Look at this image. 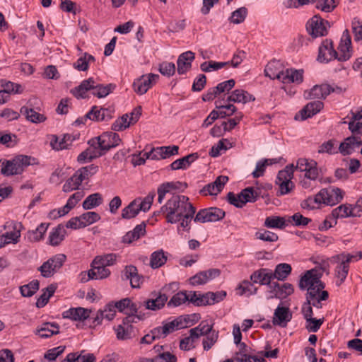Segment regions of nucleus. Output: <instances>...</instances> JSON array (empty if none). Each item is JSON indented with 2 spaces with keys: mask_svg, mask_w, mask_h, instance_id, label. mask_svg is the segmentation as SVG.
<instances>
[{
  "mask_svg": "<svg viewBox=\"0 0 362 362\" xmlns=\"http://www.w3.org/2000/svg\"><path fill=\"white\" fill-rule=\"evenodd\" d=\"M196 212V209L184 195H173L166 204L160 208L158 213L164 215L167 222L176 223L181 221L180 226L188 227Z\"/></svg>",
  "mask_w": 362,
  "mask_h": 362,
  "instance_id": "f257e3e1",
  "label": "nucleus"
},
{
  "mask_svg": "<svg viewBox=\"0 0 362 362\" xmlns=\"http://www.w3.org/2000/svg\"><path fill=\"white\" fill-rule=\"evenodd\" d=\"M120 141L119 136L117 133L111 132L103 133L88 141L90 147L78 155V161H90L100 157L110 148L118 146Z\"/></svg>",
  "mask_w": 362,
  "mask_h": 362,
  "instance_id": "f03ea898",
  "label": "nucleus"
},
{
  "mask_svg": "<svg viewBox=\"0 0 362 362\" xmlns=\"http://www.w3.org/2000/svg\"><path fill=\"white\" fill-rule=\"evenodd\" d=\"M115 87L116 86L112 83L107 85L98 83L91 77L83 80L78 86L71 90V93L77 98H85L87 91L92 90L94 96L102 98L112 92Z\"/></svg>",
  "mask_w": 362,
  "mask_h": 362,
  "instance_id": "7ed1b4c3",
  "label": "nucleus"
},
{
  "mask_svg": "<svg viewBox=\"0 0 362 362\" xmlns=\"http://www.w3.org/2000/svg\"><path fill=\"white\" fill-rule=\"evenodd\" d=\"M35 158L25 155H18L11 160H0V172L6 176L21 174L29 165L34 163Z\"/></svg>",
  "mask_w": 362,
  "mask_h": 362,
  "instance_id": "20e7f679",
  "label": "nucleus"
},
{
  "mask_svg": "<svg viewBox=\"0 0 362 362\" xmlns=\"http://www.w3.org/2000/svg\"><path fill=\"white\" fill-rule=\"evenodd\" d=\"M258 193L252 187H247L238 194L229 192L227 195L228 202L238 208H242L247 202H255Z\"/></svg>",
  "mask_w": 362,
  "mask_h": 362,
  "instance_id": "39448f33",
  "label": "nucleus"
},
{
  "mask_svg": "<svg viewBox=\"0 0 362 362\" xmlns=\"http://www.w3.org/2000/svg\"><path fill=\"white\" fill-rule=\"evenodd\" d=\"M66 259L65 255L57 254L45 262L38 268V271L45 278L53 276L62 268Z\"/></svg>",
  "mask_w": 362,
  "mask_h": 362,
  "instance_id": "423d86ee",
  "label": "nucleus"
},
{
  "mask_svg": "<svg viewBox=\"0 0 362 362\" xmlns=\"http://www.w3.org/2000/svg\"><path fill=\"white\" fill-rule=\"evenodd\" d=\"M40 100L37 98L30 99L27 106L21 108V113L25 116L26 119L33 123H41L46 120V117L34 110H40Z\"/></svg>",
  "mask_w": 362,
  "mask_h": 362,
  "instance_id": "0eeeda50",
  "label": "nucleus"
},
{
  "mask_svg": "<svg viewBox=\"0 0 362 362\" xmlns=\"http://www.w3.org/2000/svg\"><path fill=\"white\" fill-rule=\"evenodd\" d=\"M344 195V192L341 189L334 187L322 189L318 192L320 202L330 206L339 203L343 199Z\"/></svg>",
  "mask_w": 362,
  "mask_h": 362,
  "instance_id": "6e6552de",
  "label": "nucleus"
},
{
  "mask_svg": "<svg viewBox=\"0 0 362 362\" xmlns=\"http://www.w3.org/2000/svg\"><path fill=\"white\" fill-rule=\"evenodd\" d=\"M225 216V212L216 207H211L201 209L198 211L193 220L197 223L215 222L223 219Z\"/></svg>",
  "mask_w": 362,
  "mask_h": 362,
  "instance_id": "1a4fd4ad",
  "label": "nucleus"
},
{
  "mask_svg": "<svg viewBox=\"0 0 362 362\" xmlns=\"http://www.w3.org/2000/svg\"><path fill=\"white\" fill-rule=\"evenodd\" d=\"M317 163L313 160L299 158L297 160L296 170L305 172V177L311 180H315L320 176L321 170L317 167Z\"/></svg>",
  "mask_w": 362,
  "mask_h": 362,
  "instance_id": "9d476101",
  "label": "nucleus"
},
{
  "mask_svg": "<svg viewBox=\"0 0 362 362\" xmlns=\"http://www.w3.org/2000/svg\"><path fill=\"white\" fill-rule=\"evenodd\" d=\"M341 90V88L338 86L333 87L329 84L323 83L321 85H315L309 91H305L304 96L306 99H322L325 98L332 92H340Z\"/></svg>",
  "mask_w": 362,
  "mask_h": 362,
  "instance_id": "9b49d317",
  "label": "nucleus"
},
{
  "mask_svg": "<svg viewBox=\"0 0 362 362\" xmlns=\"http://www.w3.org/2000/svg\"><path fill=\"white\" fill-rule=\"evenodd\" d=\"M158 78L159 76L154 74L142 75L134 80L132 84L134 90L139 95H144L150 88H151L153 84L156 83Z\"/></svg>",
  "mask_w": 362,
  "mask_h": 362,
  "instance_id": "f8f14e48",
  "label": "nucleus"
},
{
  "mask_svg": "<svg viewBox=\"0 0 362 362\" xmlns=\"http://www.w3.org/2000/svg\"><path fill=\"white\" fill-rule=\"evenodd\" d=\"M338 59V53L334 49L331 40H325L318 49L317 60L320 63H328L332 59Z\"/></svg>",
  "mask_w": 362,
  "mask_h": 362,
  "instance_id": "ddd939ff",
  "label": "nucleus"
},
{
  "mask_svg": "<svg viewBox=\"0 0 362 362\" xmlns=\"http://www.w3.org/2000/svg\"><path fill=\"white\" fill-rule=\"evenodd\" d=\"M327 23V21H324L322 18L315 16L308 21L306 24L307 32L313 38L325 36L327 33L325 26Z\"/></svg>",
  "mask_w": 362,
  "mask_h": 362,
  "instance_id": "4468645a",
  "label": "nucleus"
},
{
  "mask_svg": "<svg viewBox=\"0 0 362 362\" xmlns=\"http://www.w3.org/2000/svg\"><path fill=\"white\" fill-rule=\"evenodd\" d=\"M197 327L203 330L202 336L206 337L203 339V348L204 350H209L217 341L218 338V332L213 329V325H209L205 322H202Z\"/></svg>",
  "mask_w": 362,
  "mask_h": 362,
  "instance_id": "2eb2a0df",
  "label": "nucleus"
},
{
  "mask_svg": "<svg viewBox=\"0 0 362 362\" xmlns=\"http://www.w3.org/2000/svg\"><path fill=\"white\" fill-rule=\"evenodd\" d=\"M187 182H163L158 188V202L161 204L166 194H172L182 192L187 188Z\"/></svg>",
  "mask_w": 362,
  "mask_h": 362,
  "instance_id": "dca6fc26",
  "label": "nucleus"
},
{
  "mask_svg": "<svg viewBox=\"0 0 362 362\" xmlns=\"http://www.w3.org/2000/svg\"><path fill=\"white\" fill-rule=\"evenodd\" d=\"M292 319V313L289 308L279 305L274 310L272 323L274 325L286 327Z\"/></svg>",
  "mask_w": 362,
  "mask_h": 362,
  "instance_id": "f3484780",
  "label": "nucleus"
},
{
  "mask_svg": "<svg viewBox=\"0 0 362 362\" xmlns=\"http://www.w3.org/2000/svg\"><path fill=\"white\" fill-rule=\"evenodd\" d=\"M293 291V285L289 283H285L280 286L279 284L274 282L270 285V290L269 291L270 296L269 298H276L284 299L292 294Z\"/></svg>",
  "mask_w": 362,
  "mask_h": 362,
  "instance_id": "a211bd4d",
  "label": "nucleus"
},
{
  "mask_svg": "<svg viewBox=\"0 0 362 362\" xmlns=\"http://www.w3.org/2000/svg\"><path fill=\"white\" fill-rule=\"evenodd\" d=\"M321 274L316 269L308 270L303 276H301L298 286L301 290H307L310 287L316 286L321 283Z\"/></svg>",
  "mask_w": 362,
  "mask_h": 362,
  "instance_id": "6ab92c4d",
  "label": "nucleus"
},
{
  "mask_svg": "<svg viewBox=\"0 0 362 362\" xmlns=\"http://www.w3.org/2000/svg\"><path fill=\"white\" fill-rule=\"evenodd\" d=\"M338 49L339 52V55H338L339 61L345 62L351 57V40L347 30L343 33Z\"/></svg>",
  "mask_w": 362,
  "mask_h": 362,
  "instance_id": "aec40b11",
  "label": "nucleus"
},
{
  "mask_svg": "<svg viewBox=\"0 0 362 362\" xmlns=\"http://www.w3.org/2000/svg\"><path fill=\"white\" fill-rule=\"evenodd\" d=\"M279 81L284 84H300L303 81V71L302 69H286L281 74Z\"/></svg>",
  "mask_w": 362,
  "mask_h": 362,
  "instance_id": "412c9836",
  "label": "nucleus"
},
{
  "mask_svg": "<svg viewBox=\"0 0 362 362\" xmlns=\"http://www.w3.org/2000/svg\"><path fill=\"white\" fill-rule=\"evenodd\" d=\"M195 58V54L192 51L182 53L177 58V73L180 75L186 74L192 68V64Z\"/></svg>",
  "mask_w": 362,
  "mask_h": 362,
  "instance_id": "4be33fe9",
  "label": "nucleus"
},
{
  "mask_svg": "<svg viewBox=\"0 0 362 362\" xmlns=\"http://www.w3.org/2000/svg\"><path fill=\"white\" fill-rule=\"evenodd\" d=\"M112 110L108 108H100L93 106L86 115L85 119H90L93 121L102 122L108 121L112 117Z\"/></svg>",
  "mask_w": 362,
  "mask_h": 362,
  "instance_id": "5701e85b",
  "label": "nucleus"
},
{
  "mask_svg": "<svg viewBox=\"0 0 362 362\" xmlns=\"http://www.w3.org/2000/svg\"><path fill=\"white\" fill-rule=\"evenodd\" d=\"M323 107L322 102L316 100L308 103L295 116V119L298 120L299 115H300L301 120H305L313 117L319 112Z\"/></svg>",
  "mask_w": 362,
  "mask_h": 362,
  "instance_id": "b1692460",
  "label": "nucleus"
},
{
  "mask_svg": "<svg viewBox=\"0 0 362 362\" xmlns=\"http://www.w3.org/2000/svg\"><path fill=\"white\" fill-rule=\"evenodd\" d=\"M98 170V167L95 165H90L76 170L67 181H83L89 180Z\"/></svg>",
  "mask_w": 362,
  "mask_h": 362,
  "instance_id": "393cba45",
  "label": "nucleus"
},
{
  "mask_svg": "<svg viewBox=\"0 0 362 362\" xmlns=\"http://www.w3.org/2000/svg\"><path fill=\"white\" fill-rule=\"evenodd\" d=\"M250 279L253 283L268 285L270 288V285L272 284L271 281L273 279L272 271L266 268L260 269L251 274Z\"/></svg>",
  "mask_w": 362,
  "mask_h": 362,
  "instance_id": "a878e982",
  "label": "nucleus"
},
{
  "mask_svg": "<svg viewBox=\"0 0 362 362\" xmlns=\"http://www.w3.org/2000/svg\"><path fill=\"white\" fill-rule=\"evenodd\" d=\"M126 279L130 281L132 288H139L143 282V277L138 274L137 268L133 265L126 266L122 272Z\"/></svg>",
  "mask_w": 362,
  "mask_h": 362,
  "instance_id": "bb28decb",
  "label": "nucleus"
},
{
  "mask_svg": "<svg viewBox=\"0 0 362 362\" xmlns=\"http://www.w3.org/2000/svg\"><path fill=\"white\" fill-rule=\"evenodd\" d=\"M141 115V112L138 111L135 117L129 118L127 114L123 115L121 117L118 118L112 124V129L114 131H122L129 127L131 124L136 123Z\"/></svg>",
  "mask_w": 362,
  "mask_h": 362,
  "instance_id": "cd10ccee",
  "label": "nucleus"
},
{
  "mask_svg": "<svg viewBox=\"0 0 362 362\" xmlns=\"http://www.w3.org/2000/svg\"><path fill=\"white\" fill-rule=\"evenodd\" d=\"M203 334V332H202L201 328H199L197 327L192 328L189 330V336L184 338L180 341V348L182 350H189L194 347V345L193 344L194 341L199 338L202 334Z\"/></svg>",
  "mask_w": 362,
  "mask_h": 362,
  "instance_id": "c85d7f7f",
  "label": "nucleus"
},
{
  "mask_svg": "<svg viewBox=\"0 0 362 362\" xmlns=\"http://www.w3.org/2000/svg\"><path fill=\"white\" fill-rule=\"evenodd\" d=\"M90 310L78 307L76 308H70L63 313L62 315L64 318H69L73 320H84L89 317Z\"/></svg>",
  "mask_w": 362,
  "mask_h": 362,
  "instance_id": "c756f323",
  "label": "nucleus"
},
{
  "mask_svg": "<svg viewBox=\"0 0 362 362\" xmlns=\"http://www.w3.org/2000/svg\"><path fill=\"white\" fill-rule=\"evenodd\" d=\"M354 209L355 208L352 207L351 205L341 204L332 211L330 217L334 219V224H337V218L356 216Z\"/></svg>",
  "mask_w": 362,
  "mask_h": 362,
  "instance_id": "7c9ffc66",
  "label": "nucleus"
},
{
  "mask_svg": "<svg viewBox=\"0 0 362 362\" xmlns=\"http://www.w3.org/2000/svg\"><path fill=\"white\" fill-rule=\"evenodd\" d=\"M59 333V327L54 322H45L35 331V334H38L41 338H48Z\"/></svg>",
  "mask_w": 362,
  "mask_h": 362,
  "instance_id": "2f4dec72",
  "label": "nucleus"
},
{
  "mask_svg": "<svg viewBox=\"0 0 362 362\" xmlns=\"http://www.w3.org/2000/svg\"><path fill=\"white\" fill-rule=\"evenodd\" d=\"M255 99V97L248 92L242 89H237L233 90L231 95L227 98V101L245 104L250 101H254Z\"/></svg>",
  "mask_w": 362,
  "mask_h": 362,
  "instance_id": "473e14b6",
  "label": "nucleus"
},
{
  "mask_svg": "<svg viewBox=\"0 0 362 362\" xmlns=\"http://www.w3.org/2000/svg\"><path fill=\"white\" fill-rule=\"evenodd\" d=\"M284 70V69H281V64L279 61L273 60L267 64L264 69V74L267 77L272 80H279Z\"/></svg>",
  "mask_w": 362,
  "mask_h": 362,
  "instance_id": "72a5a7b5",
  "label": "nucleus"
},
{
  "mask_svg": "<svg viewBox=\"0 0 362 362\" xmlns=\"http://www.w3.org/2000/svg\"><path fill=\"white\" fill-rule=\"evenodd\" d=\"M279 159L277 158H263L257 162L255 169L252 173L253 178H259L264 175L265 170L267 166L272 164L277 163Z\"/></svg>",
  "mask_w": 362,
  "mask_h": 362,
  "instance_id": "f704fd0d",
  "label": "nucleus"
},
{
  "mask_svg": "<svg viewBox=\"0 0 362 362\" xmlns=\"http://www.w3.org/2000/svg\"><path fill=\"white\" fill-rule=\"evenodd\" d=\"M168 296L165 293H159L153 299H149L144 302L146 309L151 310H158L164 307L167 303Z\"/></svg>",
  "mask_w": 362,
  "mask_h": 362,
  "instance_id": "c9c22d12",
  "label": "nucleus"
},
{
  "mask_svg": "<svg viewBox=\"0 0 362 362\" xmlns=\"http://www.w3.org/2000/svg\"><path fill=\"white\" fill-rule=\"evenodd\" d=\"M146 233V224L144 222L137 225L132 231L127 233L123 237V242L131 243L144 235Z\"/></svg>",
  "mask_w": 362,
  "mask_h": 362,
  "instance_id": "e433bc0d",
  "label": "nucleus"
},
{
  "mask_svg": "<svg viewBox=\"0 0 362 362\" xmlns=\"http://www.w3.org/2000/svg\"><path fill=\"white\" fill-rule=\"evenodd\" d=\"M349 129L353 134H358L362 135V110L357 112H352V117L349 122Z\"/></svg>",
  "mask_w": 362,
  "mask_h": 362,
  "instance_id": "4c0bfd02",
  "label": "nucleus"
},
{
  "mask_svg": "<svg viewBox=\"0 0 362 362\" xmlns=\"http://www.w3.org/2000/svg\"><path fill=\"white\" fill-rule=\"evenodd\" d=\"M198 158L197 153H191L179 158L170 165L172 170L186 169Z\"/></svg>",
  "mask_w": 362,
  "mask_h": 362,
  "instance_id": "58836bf2",
  "label": "nucleus"
},
{
  "mask_svg": "<svg viewBox=\"0 0 362 362\" xmlns=\"http://www.w3.org/2000/svg\"><path fill=\"white\" fill-rule=\"evenodd\" d=\"M71 136L69 134L64 135L62 139L54 135L50 141V145L53 149L59 151L67 148L71 144Z\"/></svg>",
  "mask_w": 362,
  "mask_h": 362,
  "instance_id": "ea45409f",
  "label": "nucleus"
},
{
  "mask_svg": "<svg viewBox=\"0 0 362 362\" xmlns=\"http://www.w3.org/2000/svg\"><path fill=\"white\" fill-rule=\"evenodd\" d=\"M66 231L62 225H59L53 229L49 235V241L50 245L57 246L61 243L64 239Z\"/></svg>",
  "mask_w": 362,
  "mask_h": 362,
  "instance_id": "a19ab883",
  "label": "nucleus"
},
{
  "mask_svg": "<svg viewBox=\"0 0 362 362\" xmlns=\"http://www.w3.org/2000/svg\"><path fill=\"white\" fill-rule=\"evenodd\" d=\"M291 270L292 268L290 264L286 263H281L276 266L274 272H272V274L273 279H276L279 281H284L291 274Z\"/></svg>",
  "mask_w": 362,
  "mask_h": 362,
  "instance_id": "79ce46f5",
  "label": "nucleus"
},
{
  "mask_svg": "<svg viewBox=\"0 0 362 362\" xmlns=\"http://www.w3.org/2000/svg\"><path fill=\"white\" fill-rule=\"evenodd\" d=\"M167 262V256L163 250L153 252L150 257V266L152 269L161 267Z\"/></svg>",
  "mask_w": 362,
  "mask_h": 362,
  "instance_id": "37998d69",
  "label": "nucleus"
},
{
  "mask_svg": "<svg viewBox=\"0 0 362 362\" xmlns=\"http://www.w3.org/2000/svg\"><path fill=\"white\" fill-rule=\"evenodd\" d=\"M225 183L209 182L200 190L199 193L204 196H216L223 190Z\"/></svg>",
  "mask_w": 362,
  "mask_h": 362,
  "instance_id": "c03bdc74",
  "label": "nucleus"
},
{
  "mask_svg": "<svg viewBox=\"0 0 362 362\" xmlns=\"http://www.w3.org/2000/svg\"><path fill=\"white\" fill-rule=\"evenodd\" d=\"M95 61V57L86 52L74 63V67L81 71H86L88 69V65Z\"/></svg>",
  "mask_w": 362,
  "mask_h": 362,
  "instance_id": "a18cd8bd",
  "label": "nucleus"
},
{
  "mask_svg": "<svg viewBox=\"0 0 362 362\" xmlns=\"http://www.w3.org/2000/svg\"><path fill=\"white\" fill-rule=\"evenodd\" d=\"M139 201V199L133 200L127 206L122 209L121 214L122 218L130 219L136 217L139 214L140 211L137 205Z\"/></svg>",
  "mask_w": 362,
  "mask_h": 362,
  "instance_id": "49530a36",
  "label": "nucleus"
},
{
  "mask_svg": "<svg viewBox=\"0 0 362 362\" xmlns=\"http://www.w3.org/2000/svg\"><path fill=\"white\" fill-rule=\"evenodd\" d=\"M264 226L269 228L284 229L286 224L284 218L272 216L266 218Z\"/></svg>",
  "mask_w": 362,
  "mask_h": 362,
  "instance_id": "de8ad7c7",
  "label": "nucleus"
},
{
  "mask_svg": "<svg viewBox=\"0 0 362 362\" xmlns=\"http://www.w3.org/2000/svg\"><path fill=\"white\" fill-rule=\"evenodd\" d=\"M216 107L218 110H216L218 118H224L226 117L231 116L237 110L235 105L232 104L221 105L219 101L216 102Z\"/></svg>",
  "mask_w": 362,
  "mask_h": 362,
  "instance_id": "09e8293b",
  "label": "nucleus"
},
{
  "mask_svg": "<svg viewBox=\"0 0 362 362\" xmlns=\"http://www.w3.org/2000/svg\"><path fill=\"white\" fill-rule=\"evenodd\" d=\"M103 202V198L100 194L94 193L86 198L83 202V208L86 210L93 209L100 206Z\"/></svg>",
  "mask_w": 362,
  "mask_h": 362,
  "instance_id": "8fccbe9b",
  "label": "nucleus"
},
{
  "mask_svg": "<svg viewBox=\"0 0 362 362\" xmlns=\"http://www.w3.org/2000/svg\"><path fill=\"white\" fill-rule=\"evenodd\" d=\"M57 289V286L55 284L49 285L43 293L38 298L36 302V306L37 308L44 307L48 302L49 298L54 293Z\"/></svg>",
  "mask_w": 362,
  "mask_h": 362,
  "instance_id": "3c124183",
  "label": "nucleus"
},
{
  "mask_svg": "<svg viewBox=\"0 0 362 362\" xmlns=\"http://www.w3.org/2000/svg\"><path fill=\"white\" fill-rule=\"evenodd\" d=\"M117 255L113 253L105 255L96 256L93 260V264L102 265L104 267L112 266L115 264Z\"/></svg>",
  "mask_w": 362,
  "mask_h": 362,
  "instance_id": "603ef678",
  "label": "nucleus"
},
{
  "mask_svg": "<svg viewBox=\"0 0 362 362\" xmlns=\"http://www.w3.org/2000/svg\"><path fill=\"white\" fill-rule=\"evenodd\" d=\"M183 327H185L183 320L182 317H179L174 320L163 325V334H164V336H167L175 330Z\"/></svg>",
  "mask_w": 362,
  "mask_h": 362,
  "instance_id": "864d4df0",
  "label": "nucleus"
},
{
  "mask_svg": "<svg viewBox=\"0 0 362 362\" xmlns=\"http://www.w3.org/2000/svg\"><path fill=\"white\" fill-rule=\"evenodd\" d=\"M139 307L140 305H138L136 303H133L129 298V303H128V306H127V309L125 311V314H127V316L123 320V323L124 325L126 324V322H127V323L133 322L135 317H136L139 320L141 319V317L139 315H136V313H137Z\"/></svg>",
  "mask_w": 362,
  "mask_h": 362,
  "instance_id": "5fc2aeb1",
  "label": "nucleus"
},
{
  "mask_svg": "<svg viewBox=\"0 0 362 362\" xmlns=\"http://www.w3.org/2000/svg\"><path fill=\"white\" fill-rule=\"evenodd\" d=\"M20 236L21 233L19 230H13L11 232L6 233L0 238V248L9 243H18Z\"/></svg>",
  "mask_w": 362,
  "mask_h": 362,
  "instance_id": "6e6d98bb",
  "label": "nucleus"
},
{
  "mask_svg": "<svg viewBox=\"0 0 362 362\" xmlns=\"http://www.w3.org/2000/svg\"><path fill=\"white\" fill-rule=\"evenodd\" d=\"M83 228L90 226L100 219V216L95 211L83 213L80 216Z\"/></svg>",
  "mask_w": 362,
  "mask_h": 362,
  "instance_id": "4d7b16f0",
  "label": "nucleus"
},
{
  "mask_svg": "<svg viewBox=\"0 0 362 362\" xmlns=\"http://www.w3.org/2000/svg\"><path fill=\"white\" fill-rule=\"evenodd\" d=\"M354 136H349L344 139V141L341 143L339 147V151L343 155H350L355 149Z\"/></svg>",
  "mask_w": 362,
  "mask_h": 362,
  "instance_id": "13d9d810",
  "label": "nucleus"
},
{
  "mask_svg": "<svg viewBox=\"0 0 362 362\" xmlns=\"http://www.w3.org/2000/svg\"><path fill=\"white\" fill-rule=\"evenodd\" d=\"M187 292L182 291L175 294L167 303L168 307H177L187 301Z\"/></svg>",
  "mask_w": 362,
  "mask_h": 362,
  "instance_id": "bf43d9fd",
  "label": "nucleus"
},
{
  "mask_svg": "<svg viewBox=\"0 0 362 362\" xmlns=\"http://www.w3.org/2000/svg\"><path fill=\"white\" fill-rule=\"evenodd\" d=\"M156 193L153 191L149 192L148 194L143 199L141 198H137L136 199H139V201L137 202L139 211L144 212L148 211L151 208Z\"/></svg>",
  "mask_w": 362,
  "mask_h": 362,
  "instance_id": "052dcab7",
  "label": "nucleus"
},
{
  "mask_svg": "<svg viewBox=\"0 0 362 362\" xmlns=\"http://www.w3.org/2000/svg\"><path fill=\"white\" fill-rule=\"evenodd\" d=\"M129 324L126 322L125 325L123 323V325L117 326L116 334L118 339L124 340L131 337L132 327Z\"/></svg>",
  "mask_w": 362,
  "mask_h": 362,
  "instance_id": "680f3d73",
  "label": "nucleus"
},
{
  "mask_svg": "<svg viewBox=\"0 0 362 362\" xmlns=\"http://www.w3.org/2000/svg\"><path fill=\"white\" fill-rule=\"evenodd\" d=\"M39 289V281L34 280L28 284L20 287L23 296L30 297Z\"/></svg>",
  "mask_w": 362,
  "mask_h": 362,
  "instance_id": "e2e57ef3",
  "label": "nucleus"
},
{
  "mask_svg": "<svg viewBox=\"0 0 362 362\" xmlns=\"http://www.w3.org/2000/svg\"><path fill=\"white\" fill-rule=\"evenodd\" d=\"M247 14V10L245 7H241L234 11L230 18V21L234 24L243 23Z\"/></svg>",
  "mask_w": 362,
  "mask_h": 362,
  "instance_id": "0e129e2a",
  "label": "nucleus"
},
{
  "mask_svg": "<svg viewBox=\"0 0 362 362\" xmlns=\"http://www.w3.org/2000/svg\"><path fill=\"white\" fill-rule=\"evenodd\" d=\"M255 238L267 242H276L279 239V236L269 230H261L255 233Z\"/></svg>",
  "mask_w": 362,
  "mask_h": 362,
  "instance_id": "69168bd1",
  "label": "nucleus"
},
{
  "mask_svg": "<svg viewBox=\"0 0 362 362\" xmlns=\"http://www.w3.org/2000/svg\"><path fill=\"white\" fill-rule=\"evenodd\" d=\"M339 262V264L335 269L336 276L339 279V281H337V286H340L344 281L349 269V265L341 262Z\"/></svg>",
  "mask_w": 362,
  "mask_h": 362,
  "instance_id": "338daca9",
  "label": "nucleus"
},
{
  "mask_svg": "<svg viewBox=\"0 0 362 362\" xmlns=\"http://www.w3.org/2000/svg\"><path fill=\"white\" fill-rule=\"evenodd\" d=\"M338 4V0H320L316 4V8L324 12H331Z\"/></svg>",
  "mask_w": 362,
  "mask_h": 362,
  "instance_id": "774afa93",
  "label": "nucleus"
}]
</instances>
